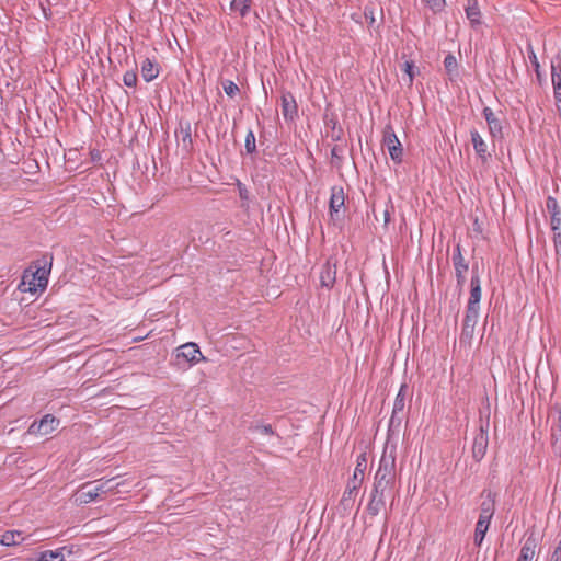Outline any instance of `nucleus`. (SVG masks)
Segmentation results:
<instances>
[{"mask_svg": "<svg viewBox=\"0 0 561 561\" xmlns=\"http://www.w3.org/2000/svg\"><path fill=\"white\" fill-rule=\"evenodd\" d=\"M396 477V450L385 448L379 466L375 474L374 489L386 491L394 481Z\"/></svg>", "mask_w": 561, "mask_h": 561, "instance_id": "nucleus-1", "label": "nucleus"}, {"mask_svg": "<svg viewBox=\"0 0 561 561\" xmlns=\"http://www.w3.org/2000/svg\"><path fill=\"white\" fill-rule=\"evenodd\" d=\"M121 485L115 482V478L108 480H100L95 485L84 483L75 494V501L79 504H88L98 500L101 495L116 492Z\"/></svg>", "mask_w": 561, "mask_h": 561, "instance_id": "nucleus-2", "label": "nucleus"}, {"mask_svg": "<svg viewBox=\"0 0 561 561\" xmlns=\"http://www.w3.org/2000/svg\"><path fill=\"white\" fill-rule=\"evenodd\" d=\"M49 273L50 267L47 268L46 265L36 266L35 271L26 270L22 276V290L31 294L45 290Z\"/></svg>", "mask_w": 561, "mask_h": 561, "instance_id": "nucleus-3", "label": "nucleus"}, {"mask_svg": "<svg viewBox=\"0 0 561 561\" xmlns=\"http://www.w3.org/2000/svg\"><path fill=\"white\" fill-rule=\"evenodd\" d=\"M175 356L179 364L183 360L188 366L206 360V357L202 354L199 346L193 342L181 345L176 350Z\"/></svg>", "mask_w": 561, "mask_h": 561, "instance_id": "nucleus-4", "label": "nucleus"}, {"mask_svg": "<svg viewBox=\"0 0 561 561\" xmlns=\"http://www.w3.org/2000/svg\"><path fill=\"white\" fill-rule=\"evenodd\" d=\"M383 147L387 148L391 160L399 164L402 162L403 149L400 140L398 139L393 128L387 126L383 131Z\"/></svg>", "mask_w": 561, "mask_h": 561, "instance_id": "nucleus-5", "label": "nucleus"}, {"mask_svg": "<svg viewBox=\"0 0 561 561\" xmlns=\"http://www.w3.org/2000/svg\"><path fill=\"white\" fill-rule=\"evenodd\" d=\"M453 265L455 268V275L457 279V285L459 287H462L466 283V274L469 270V265L466 262L462 253H461V245L460 243H457L454 248L453 252Z\"/></svg>", "mask_w": 561, "mask_h": 561, "instance_id": "nucleus-6", "label": "nucleus"}, {"mask_svg": "<svg viewBox=\"0 0 561 561\" xmlns=\"http://www.w3.org/2000/svg\"><path fill=\"white\" fill-rule=\"evenodd\" d=\"M59 425V420L51 414H46L39 422H33L28 427L30 434L48 435Z\"/></svg>", "mask_w": 561, "mask_h": 561, "instance_id": "nucleus-7", "label": "nucleus"}, {"mask_svg": "<svg viewBox=\"0 0 561 561\" xmlns=\"http://www.w3.org/2000/svg\"><path fill=\"white\" fill-rule=\"evenodd\" d=\"M480 308L467 306L462 323L461 340H471L479 319Z\"/></svg>", "mask_w": 561, "mask_h": 561, "instance_id": "nucleus-8", "label": "nucleus"}, {"mask_svg": "<svg viewBox=\"0 0 561 561\" xmlns=\"http://www.w3.org/2000/svg\"><path fill=\"white\" fill-rule=\"evenodd\" d=\"M282 114L286 121H294L298 115V105L290 92L282 94Z\"/></svg>", "mask_w": 561, "mask_h": 561, "instance_id": "nucleus-9", "label": "nucleus"}, {"mask_svg": "<svg viewBox=\"0 0 561 561\" xmlns=\"http://www.w3.org/2000/svg\"><path fill=\"white\" fill-rule=\"evenodd\" d=\"M551 81L554 100L561 103V56H557L551 62Z\"/></svg>", "mask_w": 561, "mask_h": 561, "instance_id": "nucleus-10", "label": "nucleus"}, {"mask_svg": "<svg viewBox=\"0 0 561 561\" xmlns=\"http://www.w3.org/2000/svg\"><path fill=\"white\" fill-rule=\"evenodd\" d=\"M345 194L342 186H333L331 188V196L329 202L330 216L333 219L334 215H339L341 208L344 206Z\"/></svg>", "mask_w": 561, "mask_h": 561, "instance_id": "nucleus-11", "label": "nucleus"}, {"mask_svg": "<svg viewBox=\"0 0 561 561\" xmlns=\"http://www.w3.org/2000/svg\"><path fill=\"white\" fill-rule=\"evenodd\" d=\"M141 77L146 82H151L159 77L160 65L154 58H145L140 67Z\"/></svg>", "mask_w": 561, "mask_h": 561, "instance_id": "nucleus-12", "label": "nucleus"}, {"mask_svg": "<svg viewBox=\"0 0 561 561\" xmlns=\"http://www.w3.org/2000/svg\"><path fill=\"white\" fill-rule=\"evenodd\" d=\"M488 434L481 428L476 435L472 445V455L476 460L480 461L484 457L488 448Z\"/></svg>", "mask_w": 561, "mask_h": 561, "instance_id": "nucleus-13", "label": "nucleus"}, {"mask_svg": "<svg viewBox=\"0 0 561 561\" xmlns=\"http://www.w3.org/2000/svg\"><path fill=\"white\" fill-rule=\"evenodd\" d=\"M546 207L550 215L551 230H558V227H561V209L558 201L552 196H548Z\"/></svg>", "mask_w": 561, "mask_h": 561, "instance_id": "nucleus-14", "label": "nucleus"}, {"mask_svg": "<svg viewBox=\"0 0 561 561\" xmlns=\"http://www.w3.org/2000/svg\"><path fill=\"white\" fill-rule=\"evenodd\" d=\"M336 280V266L329 261L322 266L320 272V284L327 289H331Z\"/></svg>", "mask_w": 561, "mask_h": 561, "instance_id": "nucleus-15", "label": "nucleus"}, {"mask_svg": "<svg viewBox=\"0 0 561 561\" xmlns=\"http://www.w3.org/2000/svg\"><path fill=\"white\" fill-rule=\"evenodd\" d=\"M537 546V539L534 536L527 537L520 549L517 561H535Z\"/></svg>", "mask_w": 561, "mask_h": 561, "instance_id": "nucleus-16", "label": "nucleus"}, {"mask_svg": "<svg viewBox=\"0 0 561 561\" xmlns=\"http://www.w3.org/2000/svg\"><path fill=\"white\" fill-rule=\"evenodd\" d=\"M483 117L486 121L490 134L492 137H499L502 135V123L496 117L494 112L490 107H484L482 111Z\"/></svg>", "mask_w": 561, "mask_h": 561, "instance_id": "nucleus-17", "label": "nucleus"}, {"mask_svg": "<svg viewBox=\"0 0 561 561\" xmlns=\"http://www.w3.org/2000/svg\"><path fill=\"white\" fill-rule=\"evenodd\" d=\"M385 491H380L373 488L370 501L367 505V511L370 515L377 516L380 511L385 507Z\"/></svg>", "mask_w": 561, "mask_h": 561, "instance_id": "nucleus-18", "label": "nucleus"}, {"mask_svg": "<svg viewBox=\"0 0 561 561\" xmlns=\"http://www.w3.org/2000/svg\"><path fill=\"white\" fill-rule=\"evenodd\" d=\"M470 287V297L467 306L480 308L481 282L478 274L471 276Z\"/></svg>", "mask_w": 561, "mask_h": 561, "instance_id": "nucleus-19", "label": "nucleus"}, {"mask_svg": "<svg viewBox=\"0 0 561 561\" xmlns=\"http://www.w3.org/2000/svg\"><path fill=\"white\" fill-rule=\"evenodd\" d=\"M367 467L366 454H360L356 460V467L354 469L352 478L348 480L350 483L362 486Z\"/></svg>", "mask_w": 561, "mask_h": 561, "instance_id": "nucleus-20", "label": "nucleus"}, {"mask_svg": "<svg viewBox=\"0 0 561 561\" xmlns=\"http://www.w3.org/2000/svg\"><path fill=\"white\" fill-rule=\"evenodd\" d=\"M465 12L472 26L479 25L481 23V11L478 0H467Z\"/></svg>", "mask_w": 561, "mask_h": 561, "instance_id": "nucleus-21", "label": "nucleus"}, {"mask_svg": "<svg viewBox=\"0 0 561 561\" xmlns=\"http://www.w3.org/2000/svg\"><path fill=\"white\" fill-rule=\"evenodd\" d=\"M471 142L476 153L484 161L488 158V146L478 130H471Z\"/></svg>", "mask_w": 561, "mask_h": 561, "instance_id": "nucleus-22", "label": "nucleus"}, {"mask_svg": "<svg viewBox=\"0 0 561 561\" xmlns=\"http://www.w3.org/2000/svg\"><path fill=\"white\" fill-rule=\"evenodd\" d=\"M359 489V485L347 482L346 489L341 499V504L345 508H350L353 506Z\"/></svg>", "mask_w": 561, "mask_h": 561, "instance_id": "nucleus-23", "label": "nucleus"}, {"mask_svg": "<svg viewBox=\"0 0 561 561\" xmlns=\"http://www.w3.org/2000/svg\"><path fill=\"white\" fill-rule=\"evenodd\" d=\"M25 537L22 531L8 530L1 536V545L3 546H16L24 541Z\"/></svg>", "mask_w": 561, "mask_h": 561, "instance_id": "nucleus-24", "label": "nucleus"}, {"mask_svg": "<svg viewBox=\"0 0 561 561\" xmlns=\"http://www.w3.org/2000/svg\"><path fill=\"white\" fill-rule=\"evenodd\" d=\"M64 549L42 551L36 561H65Z\"/></svg>", "mask_w": 561, "mask_h": 561, "instance_id": "nucleus-25", "label": "nucleus"}, {"mask_svg": "<svg viewBox=\"0 0 561 561\" xmlns=\"http://www.w3.org/2000/svg\"><path fill=\"white\" fill-rule=\"evenodd\" d=\"M444 67L450 80L458 77V62L454 55L448 54L444 59Z\"/></svg>", "mask_w": 561, "mask_h": 561, "instance_id": "nucleus-26", "label": "nucleus"}, {"mask_svg": "<svg viewBox=\"0 0 561 561\" xmlns=\"http://www.w3.org/2000/svg\"><path fill=\"white\" fill-rule=\"evenodd\" d=\"M405 391L407 386L402 385L393 403V410H392V417L393 419L398 413H402L404 409V401H405Z\"/></svg>", "mask_w": 561, "mask_h": 561, "instance_id": "nucleus-27", "label": "nucleus"}, {"mask_svg": "<svg viewBox=\"0 0 561 561\" xmlns=\"http://www.w3.org/2000/svg\"><path fill=\"white\" fill-rule=\"evenodd\" d=\"M251 7V0H233L230 4L231 10L239 11L240 15L244 18Z\"/></svg>", "mask_w": 561, "mask_h": 561, "instance_id": "nucleus-28", "label": "nucleus"}, {"mask_svg": "<svg viewBox=\"0 0 561 561\" xmlns=\"http://www.w3.org/2000/svg\"><path fill=\"white\" fill-rule=\"evenodd\" d=\"M489 524H483L482 522H477L476 529H474V543L477 546H481L485 534L489 529Z\"/></svg>", "mask_w": 561, "mask_h": 561, "instance_id": "nucleus-29", "label": "nucleus"}, {"mask_svg": "<svg viewBox=\"0 0 561 561\" xmlns=\"http://www.w3.org/2000/svg\"><path fill=\"white\" fill-rule=\"evenodd\" d=\"M422 2L433 12H442L445 8V0H422Z\"/></svg>", "mask_w": 561, "mask_h": 561, "instance_id": "nucleus-30", "label": "nucleus"}, {"mask_svg": "<svg viewBox=\"0 0 561 561\" xmlns=\"http://www.w3.org/2000/svg\"><path fill=\"white\" fill-rule=\"evenodd\" d=\"M244 148L248 153H253L256 150L255 135L252 129L247 133Z\"/></svg>", "mask_w": 561, "mask_h": 561, "instance_id": "nucleus-31", "label": "nucleus"}, {"mask_svg": "<svg viewBox=\"0 0 561 561\" xmlns=\"http://www.w3.org/2000/svg\"><path fill=\"white\" fill-rule=\"evenodd\" d=\"M222 89L225 93L230 98L236 96L240 91L239 87L231 80L224 81Z\"/></svg>", "mask_w": 561, "mask_h": 561, "instance_id": "nucleus-32", "label": "nucleus"}, {"mask_svg": "<svg viewBox=\"0 0 561 561\" xmlns=\"http://www.w3.org/2000/svg\"><path fill=\"white\" fill-rule=\"evenodd\" d=\"M415 66H414V62L412 60H407L404 61L403 66H402V70L407 73V76L409 77V85H411L413 83V80H414V77H415Z\"/></svg>", "mask_w": 561, "mask_h": 561, "instance_id": "nucleus-33", "label": "nucleus"}, {"mask_svg": "<svg viewBox=\"0 0 561 561\" xmlns=\"http://www.w3.org/2000/svg\"><path fill=\"white\" fill-rule=\"evenodd\" d=\"M123 82L126 87L134 88L137 84V73L133 70L126 71L123 75Z\"/></svg>", "mask_w": 561, "mask_h": 561, "instance_id": "nucleus-34", "label": "nucleus"}, {"mask_svg": "<svg viewBox=\"0 0 561 561\" xmlns=\"http://www.w3.org/2000/svg\"><path fill=\"white\" fill-rule=\"evenodd\" d=\"M494 501L490 499V496L486 500L482 501L480 506V513L494 515Z\"/></svg>", "mask_w": 561, "mask_h": 561, "instance_id": "nucleus-35", "label": "nucleus"}, {"mask_svg": "<svg viewBox=\"0 0 561 561\" xmlns=\"http://www.w3.org/2000/svg\"><path fill=\"white\" fill-rule=\"evenodd\" d=\"M552 232L556 252L559 254L561 252V227H558V230H552Z\"/></svg>", "mask_w": 561, "mask_h": 561, "instance_id": "nucleus-36", "label": "nucleus"}, {"mask_svg": "<svg viewBox=\"0 0 561 561\" xmlns=\"http://www.w3.org/2000/svg\"><path fill=\"white\" fill-rule=\"evenodd\" d=\"M256 428H257V431H260L262 434H265V435L274 434L273 427L270 424L261 425V426H257Z\"/></svg>", "mask_w": 561, "mask_h": 561, "instance_id": "nucleus-37", "label": "nucleus"}, {"mask_svg": "<svg viewBox=\"0 0 561 561\" xmlns=\"http://www.w3.org/2000/svg\"><path fill=\"white\" fill-rule=\"evenodd\" d=\"M492 517H493V514L480 513L478 522H482L483 524L490 525Z\"/></svg>", "mask_w": 561, "mask_h": 561, "instance_id": "nucleus-38", "label": "nucleus"}, {"mask_svg": "<svg viewBox=\"0 0 561 561\" xmlns=\"http://www.w3.org/2000/svg\"><path fill=\"white\" fill-rule=\"evenodd\" d=\"M550 561H561V549L556 548L553 550Z\"/></svg>", "mask_w": 561, "mask_h": 561, "instance_id": "nucleus-39", "label": "nucleus"}, {"mask_svg": "<svg viewBox=\"0 0 561 561\" xmlns=\"http://www.w3.org/2000/svg\"><path fill=\"white\" fill-rule=\"evenodd\" d=\"M240 197L247 198L248 197V191L245 188H240Z\"/></svg>", "mask_w": 561, "mask_h": 561, "instance_id": "nucleus-40", "label": "nucleus"}, {"mask_svg": "<svg viewBox=\"0 0 561 561\" xmlns=\"http://www.w3.org/2000/svg\"><path fill=\"white\" fill-rule=\"evenodd\" d=\"M556 548L561 549V538H560V541L558 542V546Z\"/></svg>", "mask_w": 561, "mask_h": 561, "instance_id": "nucleus-41", "label": "nucleus"}, {"mask_svg": "<svg viewBox=\"0 0 561 561\" xmlns=\"http://www.w3.org/2000/svg\"><path fill=\"white\" fill-rule=\"evenodd\" d=\"M332 154L336 156L335 148L332 150Z\"/></svg>", "mask_w": 561, "mask_h": 561, "instance_id": "nucleus-42", "label": "nucleus"}]
</instances>
